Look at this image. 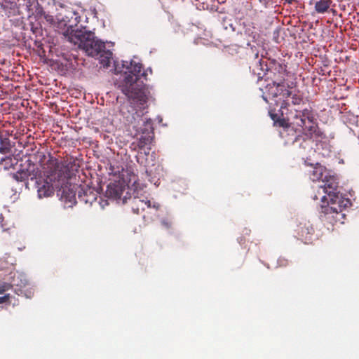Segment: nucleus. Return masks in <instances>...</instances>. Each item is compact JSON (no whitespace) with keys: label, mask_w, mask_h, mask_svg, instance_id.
Segmentation results:
<instances>
[{"label":"nucleus","mask_w":359,"mask_h":359,"mask_svg":"<svg viewBox=\"0 0 359 359\" xmlns=\"http://www.w3.org/2000/svg\"><path fill=\"white\" fill-rule=\"evenodd\" d=\"M142 65L134 61L130 62V67L126 66L128 69L121 85V91L128 98L131 100V104H136L138 109L130 105L128 114L123 112L125 118L129 125L138 130L140 121L144 122L142 119L143 110L146 108L147 102V88L141 77L147 80V72H144L140 74Z\"/></svg>","instance_id":"nucleus-1"},{"label":"nucleus","mask_w":359,"mask_h":359,"mask_svg":"<svg viewBox=\"0 0 359 359\" xmlns=\"http://www.w3.org/2000/svg\"><path fill=\"white\" fill-rule=\"evenodd\" d=\"M323 184L318 187V195L320 197V219L328 224H344L346 214L344 211L351 205L349 198L344 197L338 191L339 182L334 175H325Z\"/></svg>","instance_id":"nucleus-2"},{"label":"nucleus","mask_w":359,"mask_h":359,"mask_svg":"<svg viewBox=\"0 0 359 359\" xmlns=\"http://www.w3.org/2000/svg\"><path fill=\"white\" fill-rule=\"evenodd\" d=\"M274 76L272 82L265 87V91L262 95L263 99L270 104L278 106L281 103L280 108L286 107L287 99L290 97L292 91L284 88V82L286 76V66L280 63L274 65Z\"/></svg>","instance_id":"nucleus-3"},{"label":"nucleus","mask_w":359,"mask_h":359,"mask_svg":"<svg viewBox=\"0 0 359 359\" xmlns=\"http://www.w3.org/2000/svg\"><path fill=\"white\" fill-rule=\"evenodd\" d=\"M290 120L293 126L299 127L305 135L311 139H318L324 136L318 125L314 122L312 111L309 109L302 110L294 109V114H292Z\"/></svg>","instance_id":"nucleus-4"},{"label":"nucleus","mask_w":359,"mask_h":359,"mask_svg":"<svg viewBox=\"0 0 359 359\" xmlns=\"http://www.w3.org/2000/svg\"><path fill=\"white\" fill-rule=\"evenodd\" d=\"M76 35L71 36V43L78 45L86 53L92 57L98 56L100 51L105 48L104 42L95 39L94 32L84 30L76 32Z\"/></svg>","instance_id":"nucleus-5"},{"label":"nucleus","mask_w":359,"mask_h":359,"mask_svg":"<svg viewBox=\"0 0 359 359\" xmlns=\"http://www.w3.org/2000/svg\"><path fill=\"white\" fill-rule=\"evenodd\" d=\"M80 18L81 17L77 12L67 10L65 11L64 16L60 20L58 26L63 29L62 34L69 41H71V36L76 35V32L86 30V27L82 29L78 27Z\"/></svg>","instance_id":"nucleus-6"},{"label":"nucleus","mask_w":359,"mask_h":359,"mask_svg":"<svg viewBox=\"0 0 359 359\" xmlns=\"http://www.w3.org/2000/svg\"><path fill=\"white\" fill-rule=\"evenodd\" d=\"M130 195L129 187L124 182L116 181L110 183L106 190V196L109 198L121 201L122 204L128 203V198Z\"/></svg>","instance_id":"nucleus-7"},{"label":"nucleus","mask_w":359,"mask_h":359,"mask_svg":"<svg viewBox=\"0 0 359 359\" xmlns=\"http://www.w3.org/2000/svg\"><path fill=\"white\" fill-rule=\"evenodd\" d=\"M39 6L38 0H3L1 8L8 13V16L19 14V8L25 7L28 11H32V6L35 4Z\"/></svg>","instance_id":"nucleus-8"},{"label":"nucleus","mask_w":359,"mask_h":359,"mask_svg":"<svg viewBox=\"0 0 359 359\" xmlns=\"http://www.w3.org/2000/svg\"><path fill=\"white\" fill-rule=\"evenodd\" d=\"M55 177L53 175L46 178H39L36 180L38 196L39 198L50 197L54 194L53 180Z\"/></svg>","instance_id":"nucleus-9"},{"label":"nucleus","mask_w":359,"mask_h":359,"mask_svg":"<svg viewBox=\"0 0 359 359\" xmlns=\"http://www.w3.org/2000/svg\"><path fill=\"white\" fill-rule=\"evenodd\" d=\"M78 198L86 204L91 205L97 200L98 192L88 184H81L76 189Z\"/></svg>","instance_id":"nucleus-10"},{"label":"nucleus","mask_w":359,"mask_h":359,"mask_svg":"<svg viewBox=\"0 0 359 359\" xmlns=\"http://www.w3.org/2000/svg\"><path fill=\"white\" fill-rule=\"evenodd\" d=\"M128 202L131 205L133 212L135 214H140L142 211H144L146 208L151 207L150 201L142 199L135 195H134L133 197L130 195L128 198Z\"/></svg>","instance_id":"nucleus-11"},{"label":"nucleus","mask_w":359,"mask_h":359,"mask_svg":"<svg viewBox=\"0 0 359 359\" xmlns=\"http://www.w3.org/2000/svg\"><path fill=\"white\" fill-rule=\"evenodd\" d=\"M298 237L304 243L311 240V236L314 233V229L312 224L308 221L300 222L297 229Z\"/></svg>","instance_id":"nucleus-12"},{"label":"nucleus","mask_w":359,"mask_h":359,"mask_svg":"<svg viewBox=\"0 0 359 359\" xmlns=\"http://www.w3.org/2000/svg\"><path fill=\"white\" fill-rule=\"evenodd\" d=\"M57 194L65 207H72L76 203V193L67 187H62Z\"/></svg>","instance_id":"nucleus-13"},{"label":"nucleus","mask_w":359,"mask_h":359,"mask_svg":"<svg viewBox=\"0 0 359 359\" xmlns=\"http://www.w3.org/2000/svg\"><path fill=\"white\" fill-rule=\"evenodd\" d=\"M12 178L17 182H26L29 179L33 180L34 178V175L31 172L27 170H20L15 173L11 174Z\"/></svg>","instance_id":"nucleus-14"},{"label":"nucleus","mask_w":359,"mask_h":359,"mask_svg":"<svg viewBox=\"0 0 359 359\" xmlns=\"http://www.w3.org/2000/svg\"><path fill=\"white\" fill-rule=\"evenodd\" d=\"M325 172V168L319 165L316 164L314 167H312V170L310 171L309 177L310 179L315 182L318 181L324 178V172Z\"/></svg>","instance_id":"nucleus-15"},{"label":"nucleus","mask_w":359,"mask_h":359,"mask_svg":"<svg viewBox=\"0 0 359 359\" xmlns=\"http://www.w3.org/2000/svg\"><path fill=\"white\" fill-rule=\"evenodd\" d=\"M11 275H12V281L10 283L12 285L19 286L20 287L26 286L27 283V280L25 278V276L18 271H11Z\"/></svg>","instance_id":"nucleus-16"},{"label":"nucleus","mask_w":359,"mask_h":359,"mask_svg":"<svg viewBox=\"0 0 359 359\" xmlns=\"http://www.w3.org/2000/svg\"><path fill=\"white\" fill-rule=\"evenodd\" d=\"M100 60V62L104 67H108L110 65V61L112 57V52L109 50H106V48H104L103 50L100 51V53L98 56H95Z\"/></svg>","instance_id":"nucleus-17"},{"label":"nucleus","mask_w":359,"mask_h":359,"mask_svg":"<svg viewBox=\"0 0 359 359\" xmlns=\"http://www.w3.org/2000/svg\"><path fill=\"white\" fill-rule=\"evenodd\" d=\"M331 4V0H319L315 4V10L318 13H324L330 8Z\"/></svg>","instance_id":"nucleus-18"},{"label":"nucleus","mask_w":359,"mask_h":359,"mask_svg":"<svg viewBox=\"0 0 359 359\" xmlns=\"http://www.w3.org/2000/svg\"><path fill=\"white\" fill-rule=\"evenodd\" d=\"M11 145L10 140L0 133V154H6L11 152Z\"/></svg>","instance_id":"nucleus-19"},{"label":"nucleus","mask_w":359,"mask_h":359,"mask_svg":"<svg viewBox=\"0 0 359 359\" xmlns=\"http://www.w3.org/2000/svg\"><path fill=\"white\" fill-rule=\"evenodd\" d=\"M241 35H245L249 38L251 39L252 41H255L257 40L259 34L255 30V27L251 25H245V31L243 34L242 32L240 33Z\"/></svg>","instance_id":"nucleus-20"},{"label":"nucleus","mask_w":359,"mask_h":359,"mask_svg":"<svg viewBox=\"0 0 359 359\" xmlns=\"http://www.w3.org/2000/svg\"><path fill=\"white\" fill-rule=\"evenodd\" d=\"M292 114H294V112L291 111L290 115L287 117V119L279 118L278 119H277L275 123L280 127H283L287 131L290 129V128H292V129L294 126L292 124L291 121L290 120V118L292 117Z\"/></svg>","instance_id":"nucleus-21"},{"label":"nucleus","mask_w":359,"mask_h":359,"mask_svg":"<svg viewBox=\"0 0 359 359\" xmlns=\"http://www.w3.org/2000/svg\"><path fill=\"white\" fill-rule=\"evenodd\" d=\"M157 163V161L156 159V154L154 152L151 153L150 155L147 154L146 158L145 167L151 168L155 166Z\"/></svg>","instance_id":"nucleus-22"},{"label":"nucleus","mask_w":359,"mask_h":359,"mask_svg":"<svg viewBox=\"0 0 359 359\" xmlns=\"http://www.w3.org/2000/svg\"><path fill=\"white\" fill-rule=\"evenodd\" d=\"M151 138L149 135H142L137 140V147L140 149L144 148L146 145L150 144Z\"/></svg>","instance_id":"nucleus-23"},{"label":"nucleus","mask_w":359,"mask_h":359,"mask_svg":"<svg viewBox=\"0 0 359 359\" xmlns=\"http://www.w3.org/2000/svg\"><path fill=\"white\" fill-rule=\"evenodd\" d=\"M290 97H291V102L294 105H299L303 102L302 96H301L298 94H296V93L293 94L292 93V94Z\"/></svg>","instance_id":"nucleus-24"},{"label":"nucleus","mask_w":359,"mask_h":359,"mask_svg":"<svg viewBox=\"0 0 359 359\" xmlns=\"http://www.w3.org/2000/svg\"><path fill=\"white\" fill-rule=\"evenodd\" d=\"M38 14H40L41 16L43 15L44 17V18L46 20L47 22H50V24L53 23L54 22V18L53 15H50L49 14H46L42 7H39L38 8Z\"/></svg>","instance_id":"nucleus-25"},{"label":"nucleus","mask_w":359,"mask_h":359,"mask_svg":"<svg viewBox=\"0 0 359 359\" xmlns=\"http://www.w3.org/2000/svg\"><path fill=\"white\" fill-rule=\"evenodd\" d=\"M11 288V285L8 283H0V294L4 293V292L10 290Z\"/></svg>","instance_id":"nucleus-26"},{"label":"nucleus","mask_w":359,"mask_h":359,"mask_svg":"<svg viewBox=\"0 0 359 359\" xmlns=\"http://www.w3.org/2000/svg\"><path fill=\"white\" fill-rule=\"evenodd\" d=\"M269 115L271 118V119L274 121V123H276V121H277V119H278V116L276 114H275L272 110H270L269 111Z\"/></svg>","instance_id":"nucleus-27"},{"label":"nucleus","mask_w":359,"mask_h":359,"mask_svg":"<svg viewBox=\"0 0 359 359\" xmlns=\"http://www.w3.org/2000/svg\"><path fill=\"white\" fill-rule=\"evenodd\" d=\"M9 298H10V294H5L3 297H0V304H3L4 302H6L7 301L9 300Z\"/></svg>","instance_id":"nucleus-28"},{"label":"nucleus","mask_w":359,"mask_h":359,"mask_svg":"<svg viewBox=\"0 0 359 359\" xmlns=\"http://www.w3.org/2000/svg\"><path fill=\"white\" fill-rule=\"evenodd\" d=\"M228 27H230V28L233 30V31H235V28L233 26V24L231 23V22H226V20H224V28L226 29L228 28Z\"/></svg>","instance_id":"nucleus-29"},{"label":"nucleus","mask_w":359,"mask_h":359,"mask_svg":"<svg viewBox=\"0 0 359 359\" xmlns=\"http://www.w3.org/2000/svg\"><path fill=\"white\" fill-rule=\"evenodd\" d=\"M162 224L165 226L167 229L170 228L171 226V223L168 221L163 220Z\"/></svg>","instance_id":"nucleus-30"},{"label":"nucleus","mask_w":359,"mask_h":359,"mask_svg":"<svg viewBox=\"0 0 359 359\" xmlns=\"http://www.w3.org/2000/svg\"><path fill=\"white\" fill-rule=\"evenodd\" d=\"M244 45H246V46H250V41L249 39H248V40L246 41V42H243V43H241V45H240L239 46H244Z\"/></svg>","instance_id":"nucleus-31"},{"label":"nucleus","mask_w":359,"mask_h":359,"mask_svg":"<svg viewBox=\"0 0 359 359\" xmlns=\"http://www.w3.org/2000/svg\"><path fill=\"white\" fill-rule=\"evenodd\" d=\"M154 208L156 210H158L160 208V205L158 203H154L152 205Z\"/></svg>","instance_id":"nucleus-32"},{"label":"nucleus","mask_w":359,"mask_h":359,"mask_svg":"<svg viewBox=\"0 0 359 359\" xmlns=\"http://www.w3.org/2000/svg\"><path fill=\"white\" fill-rule=\"evenodd\" d=\"M33 295V292L32 291H29L28 294H26V296L29 298H30Z\"/></svg>","instance_id":"nucleus-33"},{"label":"nucleus","mask_w":359,"mask_h":359,"mask_svg":"<svg viewBox=\"0 0 359 359\" xmlns=\"http://www.w3.org/2000/svg\"><path fill=\"white\" fill-rule=\"evenodd\" d=\"M258 55H259L258 52L255 53V59L258 58Z\"/></svg>","instance_id":"nucleus-34"},{"label":"nucleus","mask_w":359,"mask_h":359,"mask_svg":"<svg viewBox=\"0 0 359 359\" xmlns=\"http://www.w3.org/2000/svg\"><path fill=\"white\" fill-rule=\"evenodd\" d=\"M313 199H314V200H318V199H319L318 196L316 194V195L313 196Z\"/></svg>","instance_id":"nucleus-35"},{"label":"nucleus","mask_w":359,"mask_h":359,"mask_svg":"<svg viewBox=\"0 0 359 359\" xmlns=\"http://www.w3.org/2000/svg\"><path fill=\"white\" fill-rule=\"evenodd\" d=\"M297 137H296L295 139L293 140V142H296L297 140Z\"/></svg>","instance_id":"nucleus-36"}]
</instances>
